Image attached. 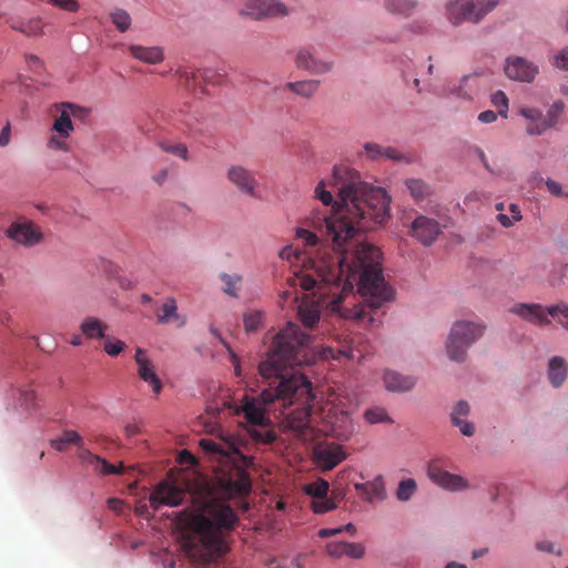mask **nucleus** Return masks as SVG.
Segmentation results:
<instances>
[{"label": "nucleus", "mask_w": 568, "mask_h": 568, "mask_svg": "<svg viewBox=\"0 0 568 568\" xmlns=\"http://www.w3.org/2000/svg\"><path fill=\"white\" fill-rule=\"evenodd\" d=\"M176 74L182 85H184L189 90L193 89V83H195L197 79V73H195L189 68H180L176 71Z\"/></svg>", "instance_id": "de8ad7c7"}, {"label": "nucleus", "mask_w": 568, "mask_h": 568, "mask_svg": "<svg viewBox=\"0 0 568 568\" xmlns=\"http://www.w3.org/2000/svg\"><path fill=\"white\" fill-rule=\"evenodd\" d=\"M478 120L483 123H493L497 120V113L491 110L480 112Z\"/></svg>", "instance_id": "338daca9"}, {"label": "nucleus", "mask_w": 568, "mask_h": 568, "mask_svg": "<svg viewBox=\"0 0 568 568\" xmlns=\"http://www.w3.org/2000/svg\"><path fill=\"white\" fill-rule=\"evenodd\" d=\"M417 7L416 0H385L386 11L403 17H409Z\"/></svg>", "instance_id": "c85d7f7f"}, {"label": "nucleus", "mask_w": 568, "mask_h": 568, "mask_svg": "<svg viewBox=\"0 0 568 568\" xmlns=\"http://www.w3.org/2000/svg\"><path fill=\"white\" fill-rule=\"evenodd\" d=\"M134 359L138 365L139 377L143 382L148 383L155 394H160L163 384L156 375L155 367L153 363L148 358L145 351L142 348H136Z\"/></svg>", "instance_id": "dca6fc26"}, {"label": "nucleus", "mask_w": 568, "mask_h": 568, "mask_svg": "<svg viewBox=\"0 0 568 568\" xmlns=\"http://www.w3.org/2000/svg\"><path fill=\"white\" fill-rule=\"evenodd\" d=\"M551 317L564 329L568 331V304L559 302L548 306V317Z\"/></svg>", "instance_id": "2f4dec72"}, {"label": "nucleus", "mask_w": 568, "mask_h": 568, "mask_svg": "<svg viewBox=\"0 0 568 568\" xmlns=\"http://www.w3.org/2000/svg\"><path fill=\"white\" fill-rule=\"evenodd\" d=\"M125 347V343L121 339L110 338L109 336L104 339L103 349L111 357L121 354Z\"/></svg>", "instance_id": "37998d69"}, {"label": "nucleus", "mask_w": 568, "mask_h": 568, "mask_svg": "<svg viewBox=\"0 0 568 568\" xmlns=\"http://www.w3.org/2000/svg\"><path fill=\"white\" fill-rule=\"evenodd\" d=\"M333 180L338 189L334 213H315L306 222L322 236L326 235L332 247L322 246L303 260L313 273L301 278V286L304 291L316 288L320 297L298 305L297 314L305 328H313L320 322L324 304L343 317L364 320L368 315L365 306L343 305L348 295H354L355 285L371 310L382 307L394 296L384 278L381 251L357 239L359 231H371L385 222L389 196L384 189L362 182L357 172L344 165L334 166Z\"/></svg>", "instance_id": "f257e3e1"}, {"label": "nucleus", "mask_w": 568, "mask_h": 568, "mask_svg": "<svg viewBox=\"0 0 568 568\" xmlns=\"http://www.w3.org/2000/svg\"><path fill=\"white\" fill-rule=\"evenodd\" d=\"M315 195L326 206L332 205L333 202H334L332 193L326 190V182L325 181H321L316 185V187H315Z\"/></svg>", "instance_id": "3c124183"}, {"label": "nucleus", "mask_w": 568, "mask_h": 568, "mask_svg": "<svg viewBox=\"0 0 568 568\" xmlns=\"http://www.w3.org/2000/svg\"><path fill=\"white\" fill-rule=\"evenodd\" d=\"M200 75L202 77V79L206 82H211V83H219V78L222 77V74L220 73H215L213 70L211 69H204Z\"/></svg>", "instance_id": "0e129e2a"}, {"label": "nucleus", "mask_w": 568, "mask_h": 568, "mask_svg": "<svg viewBox=\"0 0 568 568\" xmlns=\"http://www.w3.org/2000/svg\"><path fill=\"white\" fill-rule=\"evenodd\" d=\"M326 551L334 558L347 556L354 559H359L364 556L365 548L362 544L357 542L332 541L327 544Z\"/></svg>", "instance_id": "6ab92c4d"}, {"label": "nucleus", "mask_w": 568, "mask_h": 568, "mask_svg": "<svg viewBox=\"0 0 568 568\" xmlns=\"http://www.w3.org/2000/svg\"><path fill=\"white\" fill-rule=\"evenodd\" d=\"M407 189L412 196L416 200H420L430 193V186L422 180L410 179L406 181Z\"/></svg>", "instance_id": "f704fd0d"}, {"label": "nucleus", "mask_w": 568, "mask_h": 568, "mask_svg": "<svg viewBox=\"0 0 568 568\" xmlns=\"http://www.w3.org/2000/svg\"><path fill=\"white\" fill-rule=\"evenodd\" d=\"M63 139L61 135H52L47 142V146L52 150L68 151L69 146Z\"/></svg>", "instance_id": "6e6d98bb"}, {"label": "nucleus", "mask_w": 568, "mask_h": 568, "mask_svg": "<svg viewBox=\"0 0 568 568\" xmlns=\"http://www.w3.org/2000/svg\"><path fill=\"white\" fill-rule=\"evenodd\" d=\"M327 352H328V353H329V355H331L332 357H334V358H339V357H342V356H343V357H346V358H351V359H353V358H355V357H356V355H355V353H354V349H353V348H349V347H346V348H339V349L337 351V353H338V355H337V356H335V355H334V351H333V348H331V347H328V348H327Z\"/></svg>", "instance_id": "052dcab7"}, {"label": "nucleus", "mask_w": 568, "mask_h": 568, "mask_svg": "<svg viewBox=\"0 0 568 568\" xmlns=\"http://www.w3.org/2000/svg\"><path fill=\"white\" fill-rule=\"evenodd\" d=\"M547 130L548 128L544 120L538 122H529L526 128V132L529 135H541Z\"/></svg>", "instance_id": "5fc2aeb1"}, {"label": "nucleus", "mask_w": 568, "mask_h": 568, "mask_svg": "<svg viewBox=\"0 0 568 568\" xmlns=\"http://www.w3.org/2000/svg\"><path fill=\"white\" fill-rule=\"evenodd\" d=\"M485 332V326L474 322H456L448 336L446 349L448 357L455 362H464L469 346L479 339Z\"/></svg>", "instance_id": "20e7f679"}, {"label": "nucleus", "mask_w": 568, "mask_h": 568, "mask_svg": "<svg viewBox=\"0 0 568 568\" xmlns=\"http://www.w3.org/2000/svg\"><path fill=\"white\" fill-rule=\"evenodd\" d=\"M239 521L233 508L221 500L209 499L190 515V535L184 547L189 556L201 564L222 557L227 550V537Z\"/></svg>", "instance_id": "7ed1b4c3"}, {"label": "nucleus", "mask_w": 568, "mask_h": 568, "mask_svg": "<svg viewBox=\"0 0 568 568\" xmlns=\"http://www.w3.org/2000/svg\"><path fill=\"white\" fill-rule=\"evenodd\" d=\"M546 186H547V190L555 196H560L562 195V191H561V185L551 180V179H547L546 181Z\"/></svg>", "instance_id": "69168bd1"}, {"label": "nucleus", "mask_w": 568, "mask_h": 568, "mask_svg": "<svg viewBox=\"0 0 568 568\" xmlns=\"http://www.w3.org/2000/svg\"><path fill=\"white\" fill-rule=\"evenodd\" d=\"M186 491L176 483L163 480L159 483L149 497L150 506L158 510L161 505L175 507L182 504Z\"/></svg>", "instance_id": "423d86ee"}, {"label": "nucleus", "mask_w": 568, "mask_h": 568, "mask_svg": "<svg viewBox=\"0 0 568 568\" xmlns=\"http://www.w3.org/2000/svg\"><path fill=\"white\" fill-rule=\"evenodd\" d=\"M222 282L224 283L223 291L227 295L232 297L239 296L240 285L242 283V276L239 274H226L222 273L220 275Z\"/></svg>", "instance_id": "473e14b6"}, {"label": "nucleus", "mask_w": 568, "mask_h": 568, "mask_svg": "<svg viewBox=\"0 0 568 568\" xmlns=\"http://www.w3.org/2000/svg\"><path fill=\"white\" fill-rule=\"evenodd\" d=\"M10 28L29 37L43 34V27L40 19H31L27 22H10Z\"/></svg>", "instance_id": "c756f323"}, {"label": "nucleus", "mask_w": 568, "mask_h": 568, "mask_svg": "<svg viewBox=\"0 0 568 568\" xmlns=\"http://www.w3.org/2000/svg\"><path fill=\"white\" fill-rule=\"evenodd\" d=\"M312 508L316 514H325L327 511L335 509L336 504L332 499L324 497L323 499L314 500L312 503Z\"/></svg>", "instance_id": "8fccbe9b"}, {"label": "nucleus", "mask_w": 568, "mask_h": 568, "mask_svg": "<svg viewBox=\"0 0 568 568\" xmlns=\"http://www.w3.org/2000/svg\"><path fill=\"white\" fill-rule=\"evenodd\" d=\"M288 13L286 6L278 0H247L241 10L242 16L254 20L283 17Z\"/></svg>", "instance_id": "9d476101"}, {"label": "nucleus", "mask_w": 568, "mask_h": 568, "mask_svg": "<svg viewBox=\"0 0 568 568\" xmlns=\"http://www.w3.org/2000/svg\"><path fill=\"white\" fill-rule=\"evenodd\" d=\"M159 323L166 324L170 322H178L179 326L185 324V320L178 314L176 301L173 297L166 298L162 306V314L158 315Z\"/></svg>", "instance_id": "cd10ccee"}, {"label": "nucleus", "mask_w": 568, "mask_h": 568, "mask_svg": "<svg viewBox=\"0 0 568 568\" xmlns=\"http://www.w3.org/2000/svg\"><path fill=\"white\" fill-rule=\"evenodd\" d=\"M78 457L82 464L93 467V470L100 475H120L124 466L120 463L118 466L110 464L106 459L92 454L89 449L80 446Z\"/></svg>", "instance_id": "a211bd4d"}, {"label": "nucleus", "mask_w": 568, "mask_h": 568, "mask_svg": "<svg viewBox=\"0 0 568 568\" xmlns=\"http://www.w3.org/2000/svg\"><path fill=\"white\" fill-rule=\"evenodd\" d=\"M311 339L307 333L291 322L274 337L271 351L258 365V373L267 381V387L258 397L246 399L242 406L250 424L266 426V412L274 402H281L284 407L297 404L298 407L286 416L287 427L303 442H312L317 437L311 420L312 403L315 399L312 383L303 374L290 371L304 362L301 354Z\"/></svg>", "instance_id": "f03ea898"}, {"label": "nucleus", "mask_w": 568, "mask_h": 568, "mask_svg": "<svg viewBox=\"0 0 568 568\" xmlns=\"http://www.w3.org/2000/svg\"><path fill=\"white\" fill-rule=\"evenodd\" d=\"M505 73L509 79L531 82L538 73V68L520 57H515L507 59Z\"/></svg>", "instance_id": "f3484780"}, {"label": "nucleus", "mask_w": 568, "mask_h": 568, "mask_svg": "<svg viewBox=\"0 0 568 568\" xmlns=\"http://www.w3.org/2000/svg\"><path fill=\"white\" fill-rule=\"evenodd\" d=\"M78 110H80V108L72 103H61V114L55 119L52 130L58 132L61 138L70 136L73 131V124L70 115H74Z\"/></svg>", "instance_id": "412c9836"}, {"label": "nucleus", "mask_w": 568, "mask_h": 568, "mask_svg": "<svg viewBox=\"0 0 568 568\" xmlns=\"http://www.w3.org/2000/svg\"><path fill=\"white\" fill-rule=\"evenodd\" d=\"M364 151L367 155V159L373 161L382 159L402 161L404 159V156L395 148L383 146L374 142L365 143Z\"/></svg>", "instance_id": "a878e982"}, {"label": "nucleus", "mask_w": 568, "mask_h": 568, "mask_svg": "<svg viewBox=\"0 0 568 568\" xmlns=\"http://www.w3.org/2000/svg\"><path fill=\"white\" fill-rule=\"evenodd\" d=\"M519 113L529 122H538L544 120V114L540 110L535 108H523Z\"/></svg>", "instance_id": "864d4df0"}, {"label": "nucleus", "mask_w": 568, "mask_h": 568, "mask_svg": "<svg viewBox=\"0 0 568 568\" xmlns=\"http://www.w3.org/2000/svg\"><path fill=\"white\" fill-rule=\"evenodd\" d=\"M547 376L552 387H560L568 376V363L561 356H554L548 362Z\"/></svg>", "instance_id": "5701e85b"}, {"label": "nucleus", "mask_w": 568, "mask_h": 568, "mask_svg": "<svg viewBox=\"0 0 568 568\" xmlns=\"http://www.w3.org/2000/svg\"><path fill=\"white\" fill-rule=\"evenodd\" d=\"M264 314L261 311H250L244 314L243 322L247 333L255 332L261 326Z\"/></svg>", "instance_id": "58836bf2"}, {"label": "nucleus", "mask_w": 568, "mask_h": 568, "mask_svg": "<svg viewBox=\"0 0 568 568\" xmlns=\"http://www.w3.org/2000/svg\"><path fill=\"white\" fill-rule=\"evenodd\" d=\"M48 3L68 12H77L80 8L78 0H48Z\"/></svg>", "instance_id": "603ef678"}, {"label": "nucleus", "mask_w": 568, "mask_h": 568, "mask_svg": "<svg viewBox=\"0 0 568 568\" xmlns=\"http://www.w3.org/2000/svg\"><path fill=\"white\" fill-rule=\"evenodd\" d=\"M383 381L385 387L390 392H407L416 384L414 377L403 375L396 371H386Z\"/></svg>", "instance_id": "b1692460"}, {"label": "nucleus", "mask_w": 568, "mask_h": 568, "mask_svg": "<svg viewBox=\"0 0 568 568\" xmlns=\"http://www.w3.org/2000/svg\"><path fill=\"white\" fill-rule=\"evenodd\" d=\"M294 62L297 69L316 75L328 73L334 68L333 61L320 59L308 47H301L296 50Z\"/></svg>", "instance_id": "f8f14e48"}, {"label": "nucleus", "mask_w": 568, "mask_h": 568, "mask_svg": "<svg viewBox=\"0 0 568 568\" xmlns=\"http://www.w3.org/2000/svg\"><path fill=\"white\" fill-rule=\"evenodd\" d=\"M429 479L448 491H464L469 488V483L460 475L452 474L439 466L438 460H430L427 467Z\"/></svg>", "instance_id": "1a4fd4ad"}, {"label": "nucleus", "mask_w": 568, "mask_h": 568, "mask_svg": "<svg viewBox=\"0 0 568 568\" xmlns=\"http://www.w3.org/2000/svg\"><path fill=\"white\" fill-rule=\"evenodd\" d=\"M220 486L229 498L245 496L251 491V478L247 471L237 466L219 479Z\"/></svg>", "instance_id": "6e6552de"}, {"label": "nucleus", "mask_w": 568, "mask_h": 568, "mask_svg": "<svg viewBox=\"0 0 568 568\" xmlns=\"http://www.w3.org/2000/svg\"><path fill=\"white\" fill-rule=\"evenodd\" d=\"M491 103L498 109V114L506 118L508 112V98L503 91H496L491 94Z\"/></svg>", "instance_id": "a18cd8bd"}, {"label": "nucleus", "mask_w": 568, "mask_h": 568, "mask_svg": "<svg viewBox=\"0 0 568 568\" xmlns=\"http://www.w3.org/2000/svg\"><path fill=\"white\" fill-rule=\"evenodd\" d=\"M20 404L27 410H32L37 408V395L36 392L31 387H26L20 389Z\"/></svg>", "instance_id": "c03bdc74"}, {"label": "nucleus", "mask_w": 568, "mask_h": 568, "mask_svg": "<svg viewBox=\"0 0 568 568\" xmlns=\"http://www.w3.org/2000/svg\"><path fill=\"white\" fill-rule=\"evenodd\" d=\"M347 457L341 445L335 443H321L314 447V464L323 471H327L336 467Z\"/></svg>", "instance_id": "9b49d317"}, {"label": "nucleus", "mask_w": 568, "mask_h": 568, "mask_svg": "<svg viewBox=\"0 0 568 568\" xmlns=\"http://www.w3.org/2000/svg\"><path fill=\"white\" fill-rule=\"evenodd\" d=\"M64 440V444H74L79 447L82 444V437L75 430H65L61 436Z\"/></svg>", "instance_id": "bf43d9fd"}, {"label": "nucleus", "mask_w": 568, "mask_h": 568, "mask_svg": "<svg viewBox=\"0 0 568 568\" xmlns=\"http://www.w3.org/2000/svg\"><path fill=\"white\" fill-rule=\"evenodd\" d=\"M252 436L262 443L271 444L275 440V435L271 430H253Z\"/></svg>", "instance_id": "13d9d810"}, {"label": "nucleus", "mask_w": 568, "mask_h": 568, "mask_svg": "<svg viewBox=\"0 0 568 568\" xmlns=\"http://www.w3.org/2000/svg\"><path fill=\"white\" fill-rule=\"evenodd\" d=\"M26 61H27L28 67L33 71H38V70L42 69V67H43V63L40 60V58L34 54L26 55Z\"/></svg>", "instance_id": "680f3d73"}, {"label": "nucleus", "mask_w": 568, "mask_h": 568, "mask_svg": "<svg viewBox=\"0 0 568 568\" xmlns=\"http://www.w3.org/2000/svg\"><path fill=\"white\" fill-rule=\"evenodd\" d=\"M200 447L209 455L229 457L227 452L221 446V444L212 439H201Z\"/></svg>", "instance_id": "a19ab883"}, {"label": "nucleus", "mask_w": 568, "mask_h": 568, "mask_svg": "<svg viewBox=\"0 0 568 568\" xmlns=\"http://www.w3.org/2000/svg\"><path fill=\"white\" fill-rule=\"evenodd\" d=\"M296 237L310 247L316 246L318 243V235L306 227H297Z\"/></svg>", "instance_id": "49530a36"}, {"label": "nucleus", "mask_w": 568, "mask_h": 568, "mask_svg": "<svg viewBox=\"0 0 568 568\" xmlns=\"http://www.w3.org/2000/svg\"><path fill=\"white\" fill-rule=\"evenodd\" d=\"M496 7L493 0H450L446 11L448 20L457 26L465 21L478 22Z\"/></svg>", "instance_id": "39448f33"}, {"label": "nucleus", "mask_w": 568, "mask_h": 568, "mask_svg": "<svg viewBox=\"0 0 568 568\" xmlns=\"http://www.w3.org/2000/svg\"><path fill=\"white\" fill-rule=\"evenodd\" d=\"M477 80V74H467L464 75L460 80V85L455 90V93L464 99H470L473 93V88L466 90L468 82H475Z\"/></svg>", "instance_id": "09e8293b"}, {"label": "nucleus", "mask_w": 568, "mask_h": 568, "mask_svg": "<svg viewBox=\"0 0 568 568\" xmlns=\"http://www.w3.org/2000/svg\"><path fill=\"white\" fill-rule=\"evenodd\" d=\"M304 490L308 496H312L316 499H323L324 497H327L329 484L327 480L318 478L315 481L307 484Z\"/></svg>", "instance_id": "72a5a7b5"}, {"label": "nucleus", "mask_w": 568, "mask_h": 568, "mask_svg": "<svg viewBox=\"0 0 568 568\" xmlns=\"http://www.w3.org/2000/svg\"><path fill=\"white\" fill-rule=\"evenodd\" d=\"M564 111V103L560 101L555 102L548 110L547 114L544 115V122L547 124V128L550 129L556 125L559 116Z\"/></svg>", "instance_id": "79ce46f5"}, {"label": "nucleus", "mask_w": 568, "mask_h": 568, "mask_svg": "<svg viewBox=\"0 0 568 568\" xmlns=\"http://www.w3.org/2000/svg\"><path fill=\"white\" fill-rule=\"evenodd\" d=\"M320 85H321L320 80L308 79V80L287 82L284 85V90H288V91L293 92L295 95H298V97H302L305 99H311L317 93Z\"/></svg>", "instance_id": "bb28decb"}, {"label": "nucleus", "mask_w": 568, "mask_h": 568, "mask_svg": "<svg viewBox=\"0 0 568 568\" xmlns=\"http://www.w3.org/2000/svg\"><path fill=\"white\" fill-rule=\"evenodd\" d=\"M226 179L241 194L250 197L258 196V181L255 173L244 165H229L226 169Z\"/></svg>", "instance_id": "0eeeda50"}, {"label": "nucleus", "mask_w": 568, "mask_h": 568, "mask_svg": "<svg viewBox=\"0 0 568 568\" xmlns=\"http://www.w3.org/2000/svg\"><path fill=\"white\" fill-rule=\"evenodd\" d=\"M200 447L209 455L229 457L227 452L221 446V444L212 439H201Z\"/></svg>", "instance_id": "ea45409f"}, {"label": "nucleus", "mask_w": 568, "mask_h": 568, "mask_svg": "<svg viewBox=\"0 0 568 568\" xmlns=\"http://www.w3.org/2000/svg\"><path fill=\"white\" fill-rule=\"evenodd\" d=\"M554 65L558 69L568 70V48L562 49L554 57Z\"/></svg>", "instance_id": "4d7b16f0"}, {"label": "nucleus", "mask_w": 568, "mask_h": 568, "mask_svg": "<svg viewBox=\"0 0 568 568\" xmlns=\"http://www.w3.org/2000/svg\"><path fill=\"white\" fill-rule=\"evenodd\" d=\"M129 51L133 58L148 64H158L163 61L164 54L161 47L130 45Z\"/></svg>", "instance_id": "393cba45"}, {"label": "nucleus", "mask_w": 568, "mask_h": 568, "mask_svg": "<svg viewBox=\"0 0 568 568\" xmlns=\"http://www.w3.org/2000/svg\"><path fill=\"white\" fill-rule=\"evenodd\" d=\"M468 403L465 400H460L455 405L450 418L453 425L458 427L463 435L473 436L475 433L474 424L465 419L468 416Z\"/></svg>", "instance_id": "4be33fe9"}, {"label": "nucleus", "mask_w": 568, "mask_h": 568, "mask_svg": "<svg viewBox=\"0 0 568 568\" xmlns=\"http://www.w3.org/2000/svg\"><path fill=\"white\" fill-rule=\"evenodd\" d=\"M6 234L16 243L24 246H33L43 237L41 230L31 221L11 223Z\"/></svg>", "instance_id": "ddd939ff"}, {"label": "nucleus", "mask_w": 568, "mask_h": 568, "mask_svg": "<svg viewBox=\"0 0 568 568\" xmlns=\"http://www.w3.org/2000/svg\"><path fill=\"white\" fill-rule=\"evenodd\" d=\"M106 504H108V508L110 510L114 511L115 514H121L123 510V507H124L123 500L115 498V497L109 498Z\"/></svg>", "instance_id": "e2e57ef3"}, {"label": "nucleus", "mask_w": 568, "mask_h": 568, "mask_svg": "<svg viewBox=\"0 0 568 568\" xmlns=\"http://www.w3.org/2000/svg\"><path fill=\"white\" fill-rule=\"evenodd\" d=\"M440 233L442 225L428 216L419 215L412 223V236L426 246L432 245Z\"/></svg>", "instance_id": "2eb2a0df"}, {"label": "nucleus", "mask_w": 568, "mask_h": 568, "mask_svg": "<svg viewBox=\"0 0 568 568\" xmlns=\"http://www.w3.org/2000/svg\"><path fill=\"white\" fill-rule=\"evenodd\" d=\"M158 145L162 151L170 153L183 161L190 160L189 149H187L186 144H184L182 142L162 140V141H159Z\"/></svg>", "instance_id": "7c9ffc66"}, {"label": "nucleus", "mask_w": 568, "mask_h": 568, "mask_svg": "<svg viewBox=\"0 0 568 568\" xmlns=\"http://www.w3.org/2000/svg\"><path fill=\"white\" fill-rule=\"evenodd\" d=\"M109 325L95 316H87L80 324L82 335L91 341L105 339Z\"/></svg>", "instance_id": "aec40b11"}, {"label": "nucleus", "mask_w": 568, "mask_h": 568, "mask_svg": "<svg viewBox=\"0 0 568 568\" xmlns=\"http://www.w3.org/2000/svg\"><path fill=\"white\" fill-rule=\"evenodd\" d=\"M112 23L116 27L120 32H125L131 26V17L123 9H115L111 12Z\"/></svg>", "instance_id": "4c0bfd02"}, {"label": "nucleus", "mask_w": 568, "mask_h": 568, "mask_svg": "<svg viewBox=\"0 0 568 568\" xmlns=\"http://www.w3.org/2000/svg\"><path fill=\"white\" fill-rule=\"evenodd\" d=\"M11 139V126L7 123L0 133V146H6L10 143Z\"/></svg>", "instance_id": "774afa93"}, {"label": "nucleus", "mask_w": 568, "mask_h": 568, "mask_svg": "<svg viewBox=\"0 0 568 568\" xmlns=\"http://www.w3.org/2000/svg\"><path fill=\"white\" fill-rule=\"evenodd\" d=\"M364 417L369 424L388 423L392 424L393 419L388 416L383 407H373L365 412Z\"/></svg>", "instance_id": "c9c22d12"}, {"label": "nucleus", "mask_w": 568, "mask_h": 568, "mask_svg": "<svg viewBox=\"0 0 568 568\" xmlns=\"http://www.w3.org/2000/svg\"><path fill=\"white\" fill-rule=\"evenodd\" d=\"M416 487H417L416 481L412 478L404 479V480L399 481L397 491H396L397 499L400 501L409 500L412 498V496L414 495Z\"/></svg>", "instance_id": "e433bc0d"}, {"label": "nucleus", "mask_w": 568, "mask_h": 568, "mask_svg": "<svg viewBox=\"0 0 568 568\" xmlns=\"http://www.w3.org/2000/svg\"><path fill=\"white\" fill-rule=\"evenodd\" d=\"M509 313L536 326L542 327L551 324L548 317V306L539 303H516L509 308Z\"/></svg>", "instance_id": "4468645a"}]
</instances>
